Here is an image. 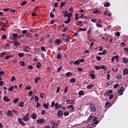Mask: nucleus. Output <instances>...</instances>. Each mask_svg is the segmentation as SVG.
<instances>
[{"label": "nucleus", "instance_id": "obj_25", "mask_svg": "<svg viewBox=\"0 0 128 128\" xmlns=\"http://www.w3.org/2000/svg\"><path fill=\"white\" fill-rule=\"evenodd\" d=\"M20 66H26V63H24V61H21L20 62Z\"/></svg>", "mask_w": 128, "mask_h": 128}, {"label": "nucleus", "instance_id": "obj_46", "mask_svg": "<svg viewBox=\"0 0 128 128\" xmlns=\"http://www.w3.org/2000/svg\"><path fill=\"white\" fill-rule=\"evenodd\" d=\"M40 98H44V93H43V92L41 93L40 95Z\"/></svg>", "mask_w": 128, "mask_h": 128}, {"label": "nucleus", "instance_id": "obj_14", "mask_svg": "<svg viewBox=\"0 0 128 128\" xmlns=\"http://www.w3.org/2000/svg\"><path fill=\"white\" fill-rule=\"evenodd\" d=\"M72 18V13L70 12V13H68L67 15H65L64 16V18Z\"/></svg>", "mask_w": 128, "mask_h": 128}, {"label": "nucleus", "instance_id": "obj_45", "mask_svg": "<svg viewBox=\"0 0 128 128\" xmlns=\"http://www.w3.org/2000/svg\"><path fill=\"white\" fill-rule=\"evenodd\" d=\"M28 70H34V66H32V65L30 64L28 67Z\"/></svg>", "mask_w": 128, "mask_h": 128}, {"label": "nucleus", "instance_id": "obj_5", "mask_svg": "<svg viewBox=\"0 0 128 128\" xmlns=\"http://www.w3.org/2000/svg\"><path fill=\"white\" fill-rule=\"evenodd\" d=\"M18 122L19 124H22V126H26V123H24V122H22V119L21 118H19L18 119Z\"/></svg>", "mask_w": 128, "mask_h": 128}, {"label": "nucleus", "instance_id": "obj_27", "mask_svg": "<svg viewBox=\"0 0 128 128\" xmlns=\"http://www.w3.org/2000/svg\"><path fill=\"white\" fill-rule=\"evenodd\" d=\"M43 106H44L45 108H46V110H48V103L44 104Z\"/></svg>", "mask_w": 128, "mask_h": 128}, {"label": "nucleus", "instance_id": "obj_48", "mask_svg": "<svg viewBox=\"0 0 128 128\" xmlns=\"http://www.w3.org/2000/svg\"><path fill=\"white\" fill-rule=\"evenodd\" d=\"M25 90H32V86H28L25 88Z\"/></svg>", "mask_w": 128, "mask_h": 128}, {"label": "nucleus", "instance_id": "obj_42", "mask_svg": "<svg viewBox=\"0 0 128 128\" xmlns=\"http://www.w3.org/2000/svg\"><path fill=\"white\" fill-rule=\"evenodd\" d=\"M54 106L56 110H58V108H60L58 103H56L54 105Z\"/></svg>", "mask_w": 128, "mask_h": 128}, {"label": "nucleus", "instance_id": "obj_40", "mask_svg": "<svg viewBox=\"0 0 128 128\" xmlns=\"http://www.w3.org/2000/svg\"><path fill=\"white\" fill-rule=\"evenodd\" d=\"M68 19L64 21V24H70V18H68Z\"/></svg>", "mask_w": 128, "mask_h": 128}, {"label": "nucleus", "instance_id": "obj_21", "mask_svg": "<svg viewBox=\"0 0 128 128\" xmlns=\"http://www.w3.org/2000/svg\"><path fill=\"white\" fill-rule=\"evenodd\" d=\"M55 42H56V44H58V46H60V40L56 39L55 40Z\"/></svg>", "mask_w": 128, "mask_h": 128}, {"label": "nucleus", "instance_id": "obj_11", "mask_svg": "<svg viewBox=\"0 0 128 128\" xmlns=\"http://www.w3.org/2000/svg\"><path fill=\"white\" fill-rule=\"evenodd\" d=\"M57 116L58 118L62 116H64V114H62V110H59L58 112Z\"/></svg>", "mask_w": 128, "mask_h": 128}, {"label": "nucleus", "instance_id": "obj_13", "mask_svg": "<svg viewBox=\"0 0 128 128\" xmlns=\"http://www.w3.org/2000/svg\"><path fill=\"white\" fill-rule=\"evenodd\" d=\"M62 40H65V42H68L70 38V36L66 35V38H64Z\"/></svg>", "mask_w": 128, "mask_h": 128}, {"label": "nucleus", "instance_id": "obj_36", "mask_svg": "<svg viewBox=\"0 0 128 128\" xmlns=\"http://www.w3.org/2000/svg\"><path fill=\"white\" fill-rule=\"evenodd\" d=\"M19 100H20V98H14L13 102H14V104H16L18 102Z\"/></svg>", "mask_w": 128, "mask_h": 128}, {"label": "nucleus", "instance_id": "obj_6", "mask_svg": "<svg viewBox=\"0 0 128 128\" xmlns=\"http://www.w3.org/2000/svg\"><path fill=\"white\" fill-rule=\"evenodd\" d=\"M6 114L8 116H10V118L14 116V114H12V110H8V112H6Z\"/></svg>", "mask_w": 128, "mask_h": 128}, {"label": "nucleus", "instance_id": "obj_53", "mask_svg": "<svg viewBox=\"0 0 128 128\" xmlns=\"http://www.w3.org/2000/svg\"><path fill=\"white\" fill-rule=\"evenodd\" d=\"M41 114L42 116H44V114H46V110H42V112H41Z\"/></svg>", "mask_w": 128, "mask_h": 128}, {"label": "nucleus", "instance_id": "obj_64", "mask_svg": "<svg viewBox=\"0 0 128 128\" xmlns=\"http://www.w3.org/2000/svg\"><path fill=\"white\" fill-rule=\"evenodd\" d=\"M10 58H12V56H6V60H8Z\"/></svg>", "mask_w": 128, "mask_h": 128}, {"label": "nucleus", "instance_id": "obj_10", "mask_svg": "<svg viewBox=\"0 0 128 128\" xmlns=\"http://www.w3.org/2000/svg\"><path fill=\"white\" fill-rule=\"evenodd\" d=\"M45 122H46V120L42 118L39 119L37 120V122H38V124H42L44 123Z\"/></svg>", "mask_w": 128, "mask_h": 128}, {"label": "nucleus", "instance_id": "obj_30", "mask_svg": "<svg viewBox=\"0 0 128 128\" xmlns=\"http://www.w3.org/2000/svg\"><path fill=\"white\" fill-rule=\"evenodd\" d=\"M40 66H42L40 62H38L36 65V68H40Z\"/></svg>", "mask_w": 128, "mask_h": 128}, {"label": "nucleus", "instance_id": "obj_47", "mask_svg": "<svg viewBox=\"0 0 128 128\" xmlns=\"http://www.w3.org/2000/svg\"><path fill=\"white\" fill-rule=\"evenodd\" d=\"M62 14H64V16H68V12L67 10H66L65 12H62Z\"/></svg>", "mask_w": 128, "mask_h": 128}, {"label": "nucleus", "instance_id": "obj_3", "mask_svg": "<svg viewBox=\"0 0 128 128\" xmlns=\"http://www.w3.org/2000/svg\"><path fill=\"white\" fill-rule=\"evenodd\" d=\"M89 74L90 76H91L92 80L96 78V76H94V70L89 72Z\"/></svg>", "mask_w": 128, "mask_h": 128}, {"label": "nucleus", "instance_id": "obj_37", "mask_svg": "<svg viewBox=\"0 0 128 128\" xmlns=\"http://www.w3.org/2000/svg\"><path fill=\"white\" fill-rule=\"evenodd\" d=\"M66 76H72V72H68L66 74Z\"/></svg>", "mask_w": 128, "mask_h": 128}, {"label": "nucleus", "instance_id": "obj_41", "mask_svg": "<svg viewBox=\"0 0 128 128\" xmlns=\"http://www.w3.org/2000/svg\"><path fill=\"white\" fill-rule=\"evenodd\" d=\"M58 128V124L56 122H54L53 124V125L52 128Z\"/></svg>", "mask_w": 128, "mask_h": 128}, {"label": "nucleus", "instance_id": "obj_38", "mask_svg": "<svg viewBox=\"0 0 128 128\" xmlns=\"http://www.w3.org/2000/svg\"><path fill=\"white\" fill-rule=\"evenodd\" d=\"M18 104L20 108H22L24 106V102H21Z\"/></svg>", "mask_w": 128, "mask_h": 128}, {"label": "nucleus", "instance_id": "obj_59", "mask_svg": "<svg viewBox=\"0 0 128 128\" xmlns=\"http://www.w3.org/2000/svg\"><path fill=\"white\" fill-rule=\"evenodd\" d=\"M68 86H67L64 88V94H66V92H68Z\"/></svg>", "mask_w": 128, "mask_h": 128}, {"label": "nucleus", "instance_id": "obj_24", "mask_svg": "<svg viewBox=\"0 0 128 128\" xmlns=\"http://www.w3.org/2000/svg\"><path fill=\"white\" fill-rule=\"evenodd\" d=\"M78 96H84V90L79 91Z\"/></svg>", "mask_w": 128, "mask_h": 128}, {"label": "nucleus", "instance_id": "obj_62", "mask_svg": "<svg viewBox=\"0 0 128 128\" xmlns=\"http://www.w3.org/2000/svg\"><path fill=\"white\" fill-rule=\"evenodd\" d=\"M57 58H59L60 60V58H62V55L60 54H58L57 55Z\"/></svg>", "mask_w": 128, "mask_h": 128}, {"label": "nucleus", "instance_id": "obj_63", "mask_svg": "<svg viewBox=\"0 0 128 128\" xmlns=\"http://www.w3.org/2000/svg\"><path fill=\"white\" fill-rule=\"evenodd\" d=\"M114 96L113 94L110 95L109 100H112V98H114Z\"/></svg>", "mask_w": 128, "mask_h": 128}, {"label": "nucleus", "instance_id": "obj_52", "mask_svg": "<svg viewBox=\"0 0 128 128\" xmlns=\"http://www.w3.org/2000/svg\"><path fill=\"white\" fill-rule=\"evenodd\" d=\"M24 56V53H19V54H18V56L20 58H22V56Z\"/></svg>", "mask_w": 128, "mask_h": 128}, {"label": "nucleus", "instance_id": "obj_26", "mask_svg": "<svg viewBox=\"0 0 128 128\" xmlns=\"http://www.w3.org/2000/svg\"><path fill=\"white\" fill-rule=\"evenodd\" d=\"M14 90V86H12L8 88V90H9V92H12Z\"/></svg>", "mask_w": 128, "mask_h": 128}, {"label": "nucleus", "instance_id": "obj_33", "mask_svg": "<svg viewBox=\"0 0 128 128\" xmlns=\"http://www.w3.org/2000/svg\"><path fill=\"white\" fill-rule=\"evenodd\" d=\"M70 112L68 111H66L64 113V116H68Z\"/></svg>", "mask_w": 128, "mask_h": 128}, {"label": "nucleus", "instance_id": "obj_58", "mask_svg": "<svg viewBox=\"0 0 128 128\" xmlns=\"http://www.w3.org/2000/svg\"><path fill=\"white\" fill-rule=\"evenodd\" d=\"M115 36H120V32H116L115 33Z\"/></svg>", "mask_w": 128, "mask_h": 128}, {"label": "nucleus", "instance_id": "obj_17", "mask_svg": "<svg viewBox=\"0 0 128 128\" xmlns=\"http://www.w3.org/2000/svg\"><path fill=\"white\" fill-rule=\"evenodd\" d=\"M42 78L40 77H38L36 76L35 78H34V82H36V84H38V80H40Z\"/></svg>", "mask_w": 128, "mask_h": 128}, {"label": "nucleus", "instance_id": "obj_20", "mask_svg": "<svg viewBox=\"0 0 128 128\" xmlns=\"http://www.w3.org/2000/svg\"><path fill=\"white\" fill-rule=\"evenodd\" d=\"M24 52H30V48L28 47V46H26V48H24Z\"/></svg>", "mask_w": 128, "mask_h": 128}, {"label": "nucleus", "instance_id": "obj_44", "mask_svg": "<svg viewBox=\"0 0 128 128\" xmlns=\"http://www.w3.org/2000/svg\"><path fill=\"white\" fill-rule=\"evenodd\" d=\"M26 2H27L26 1V0L22 2L21 3V6H26Z\"/></svg>", "mask_w": 128, "mask_h": 128}, {"label": "nucleus", "instance_id": "obj_39", "mask_svg": "<svg viewBox=\"0 0 128 128\" xmlns=\"http://www.w3.org/2000/svg\"><path fill=\"white\" fill-rule=\"evenodd\" d=\"M74 64H77L78 66V64H80V60H76L74 62Z\"/></svg>", "mask_w": 128, "mask_h": 128}, {"label": "nucleus", "instance_id": "obj_35", "mask_svg": "<svg viewBox=\"0 0 128 128\" xmlns=\"http://www.w3.org/2000/svg\"><path fill=\"white\" fill-rule=\"evenodd\" d=\"M94 116H92V114L88 118V120H89V122H92V120Z\"/></svg>", "mask_w": 128, "mask_h": 128}, {"label": "nucleus", "instance_id": "obj_4", "mask_svg": "<svg viewBox=\"0 0 128 128\" xmlns=\"http://www.w3.org/2000/svg\"><path fill=\"white\" fill-rule=\"evenodd\" d=\"M22 120L24 122H27L30 120V114L27 113L25 116L22 118Z\"/></svg>", "mask_w": 128, "mask_h": 128}, {"label": "nucleus", "instance_id": "obj_18", "mask_svg": "<svg viewBox=\"0 0 128 128\" xmlns=\"http://www.w3.org/2000/svg\"><path fill=\"white\" fill-rule=\"evenodd\" d=\"M100 70H104L106 71L108 70V67H106V66L102 65L100 66Z\"/></svg>", "mask_w": 128, "mask_h": 128}, {"label": "nucleus", "instance_id": "obj_61", "mask_svg": "<svg viewBox=\"0 0 128 128\" xmlns=\"http://www.w3.org/2000/svg\"><path fill=\"white\" fill-rule=\"evenodd\" d=\"M96 60H102V57L100 56H97L96 57Z\"/></svg>", "mask_w": 128, "mask_h": 128}, {"label": "nucleus", "instance_id": "obj_32", "mask_svg": "<svg viewBox=\"0 0 128 128\" xmlns=\"http://www.w3.org/2000/svg\"><path fill=\"white\" fill-rule=\"evenodd\" d=\"M110 103L109 102H106L105 104V108H110Z\"/></svg>", "mask_w": 128, "mask_h": 128}, {"label": "nucleus", "instance_id": "obj_43", "mask_svg": "<svg viewBox=\"0 0 128 128\" xmlns=\"http://www.w3.org/2000/svg\"><path fill=\"white\" fill-rule=\"evenodd\" d=\"M62 66H60L58 69L57 72H60V71L62 70Z\"/></svg>", "mask_w": 128, "mask_h": 128}, {"label": "nucleus", "instance_id": "obj_2", "mask_svg": "<svg viewBox=\"0 0 128 128\" xmlns=\"http://www.w3.org/2000/svg\"><path fill=\"white\" fill-rule=\"evenodd\" d=\"M124 87L122 86L119 90L117 91L118 94H124Z\"/></svg>", "mask_w": 128, "mask_h": 128}, {"label": "nucleus", "instance_id": "obj_8", "mask_svg": "<svg viewBox=\"0 0 128 128\" xmlns=\"http://www.w3.org/2000/svg\"><path fill=\"white\" fill-rule=\"evenodd\" d=\"M14 44L16 46V48H18V46L20 45V43L18 42V40H13Z\"/></svg>", "mask_w": 128, "mask_h": 128}, {"label": "nucleus", "instance_id": "obj_49", "mask_svg": "<svg viewBox=\"0 0 128 128\" xmlns=\"http://www.w3.org/2000/svg\"><path fill=\"white\" fill-rule=\"evenodd\" d=\"M32 94H34V92L32 90H30L28 92V96H32Z\"/></svg>", "mask_w": 128, "mask_h": 128}, {"label": "nucleus", "instance_id": "obj_55", "mask_svg": "<svg viewBox=\"0 0 128 128\" xmlns=\"http://www.w3.org/2000/svg\"><path fill=\"white\" fill-rule=\"evenodd\" d=\"M96 26L98 27V28H102V26L100 24H98V23H97L96 24Z\"/></svg>", "mask_w": 128, "mask_h": 128}, {"label": "nucleus", "instance_id": "obj_22", "mask_svg": "<svg viewBox=\"0 0 128 128\" xmlns=\"http://www.w3.org/2000/svg\"><path fill=\"white\" fill-rule=\"evenodd\" d=\"M128 74V68H125L124 70L123 76H126V74Z\"/></svg>", "mask_w": 128, "mask_h": 128}, {"label": "nucleus", "instance_id": "obj_29", "mask_svg": "<svg viewBox=\"0 0 128 128\" xmlns=\"http://www.w3.org/2000/svg\"><path fill=\"white\" fill-rule=\"evenodd\" d=\"M76 78H72L71 79H70V82L71 83H74L76 82Z\"/></svg>", "mask_w": 128, "mask_h": 128}, {"label": "nucleus", "instance_id": "obj_15", "mask_svg": "<svg viewBox=\"0 0 128 128\" xmlns=\"http://www.w3.org/2000/svg\"><path fill=\"white\" fill-rule=\"evenodd\" d=\"M94 86V84H90L86 86V88H88V90H92Z\"/></svg>", "mask_w": 128, "mask_h": 128}, {"label": "nucleus", "instance_id": "obj_50", "mask_svg": "<svg viewBox=\"0 0 128 128\" xmlns=\"http://www.w3.org/2000/svg\"><path fill=\"white\" fill-rule=\"evenodd\" d=\"M35 102H38V96H35Z\"/></svg>", "mask_w": 128, "mask_h": 128}, {"label": "nucleus", "instance_id": "obj_54", "mask_svg": "<svg viewBox=\"0 0 128 128\" xmlns=\"http://www.w3.org/2000/svg\"><path fill=\"white\" fill-rule=\"evenodd\" d=\"M94 68H95L96 70H100V66H95Z\"/></svg>", "mask_w": 128, "mask_h": 128}, {"label": "nucleus", "instance_id": "obj_34", "mask_svg": "<svg viewBox=\"0 0 128 128\" xmlns=\"http://www.w3.org/2000/svg\"><path fill=\"white\" fill-rule=\"evenodd\" d=\"M116 78L118 80H122V75H120V74L116 75Z\"/></svg>", "mask_w": 128, "mask_h": 128}, {"label": "nucleus", "instance_id": "obj_31", "mask_svg": "<svg viewBox=\"0 0 128 128\" xmlns=\"http://www.w3.org/2000/svg\"><path fill=\"white\" fill-rule=\"evenodd\" d=\"M110 2H106L104 4V6L108 8V6H110Z\"/></svg>", "mask_w": 128, "mask_h": 128}, {"label": "nucleus", "instance_id": "obj_16", "mask_svg": "<svg viewBox=\"0 0 128 128\" xmlns=\"http://www.w3.org/2000/svg\"><path fill=\"white\" fill-rule=\"evenodd\" d=\"M112 94V90H108L106 92L107 96H110Z\"/></svg>", "mask_w": 128, "mask_h": 128}, {"label": "nucleus", "instance_id": "obj_7", "mask_svg": "<svg viewBox=\"0 0 128 128\" xmlns=\"http://www.w3.org/2000/svg\"><path fill=\"white\" fill-rule=\"evenodd\" d=\"M3 100L6 102H10V99L8 98V96H4L3 98Z\"/></svg>", "mask_w": 128, "mask_h": 128}, {"label": "nucleus", "instance_id": "obj_28", "mask_svg": "<svg viewBox=\"0 0 128 128\" xmlns=\"http://www.w3.org/2000/svg\"><path fill=\"white\" fill-rule=\"evenodd\" d=\"M122 62L124 64H127L128 62V59L125 58H122Z\"/></svg>", "mask_w": 128, "mask_h": 128}, {"label": "nucleus", "instance_id": "obj_19", "mask_svg": "<svg viewBox=\"0 0 128 128\" xmlns=\"http://www.w3.org/2000/svg\"><path fill=\"white\" fill-rule=\"evenodd\" d=\"M31 118H32L33 120H36V118H38V116H36V114H33L31 116Z\"/></svg>", "mask_w": 128, "mask_h": 128}, {"label": "nucleus", "instance_id": "obj_9", "mask_svg": "<svg viewBox=\"0 0 128 128\" xmlns=\"http://www.w3.org/2000/svg\"><path fill=\"white\" fill-rule=\"evenodd\" d=\"M12 36L14 38H13V40H18V34L14 33L12 34Z\"/></svg>", "mask_w": 128, "mask_h": 128}, {"label": "nucleus", "instance_id": "obj_60", "mask_svg": "<svg viewBox=\"0 0 128 128\" xmlns=\"http://www.w3.org/2000/svg\"><path fill=\"white\" fill-rule=\"evenodd\" d=\"M64 6H66V2H61L60 3V6L61 8H62Z\"/></svg>", "mask_w": 128, "mask_h": 128}, {"label": "nucleus", "instance_id": "obj_1", "mask_svg": "<svg viewBox=\"0 0 128 128\" xmlns=\"http://www.w3.org/2000/svg\"><path fill=\"white\" fill-rule=\"evenodd\" d=\"M89 104L90 106L92 112H96V103H90Z\"/></svg>", "mask_w": 128, "mask_h": 128}, {"label": "nucleus", "instance_id": "obj_12", "mask_svg": "<svg viewBox=\"0 0 128 128\" xmlns=\"http://www.w3.org/2000/svg\"><path fill=\"white\" fill-rule=\"evenodd\" d=\"M98 118L94 117L93 119V122H94V124H98Z\"/></svg>", "mask_w": 128, "mask_h": 128}, {"label": "nucleus", "instance_id": "obj_51", "mask_svg": "<svg viewBox=\"0 0 128 128\" xmlns=\"http://www.w3.org/2000/svg\"><path fill=\"white\" fill-rule=\"evenodd\" d=\"M2 40H6V34H3L2 36Z\"/></svg>", "mask_w": 128, "mask_h": 128}, {"label": "nucleus", "instance_id": "obj_57", "mask_svg": "<svg viewBox=\"0 0 128 128\" xmlns=\"http://www.w3.org/2000/svg\"><path fill=\"white\" fill-rule=\"evenodd\" d=\"M93 12L94 14H98V12H100V11H98V9H95L94 10V11Z\"/></svg>", "mask_w": 128, "mask_h": 128}, {"label": "nucleus", "instance_id": "obj_23", "mask_svg": "<svg viewBox=\"0 0 128 128\" xmlns=\"http://www.w3.org/2000/svg\"><path fill=\"white\" fill-rule=\"evenodd\" d=\"M26 38H32V34L31 33H27L26 34Z\"/></svg>", "mask_w": 128, "mask_h": 128}, {"label": "nucleus", "instance_id": "obj_56", "mask_svg": "<svg viewBox=\"0 0 128 128\" xmlns=\"http://www.w3.org/2000/svg\"><path fill=\"white\" fill-rule=\"evenodd\" d=\"M118 86H120L119 84H116L114 86V89L118 88Z\"/></svg>", "mask_w": 128, "mask_h": 128}]
</instances>
